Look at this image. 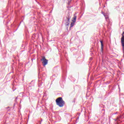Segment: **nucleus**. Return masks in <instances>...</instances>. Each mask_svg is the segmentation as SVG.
Masks as SVG:
<instances>
[{"mask_svg": "<svg viewBox=\"0 0 124 124\" xmlns=\"http://www.w3.org/2000/svg\"><path fill=\"white\" fill-rule=\"evenodd\" d=\"M73 19V20H72L73 23H75L76 22V19H77V16H74Z\"/></svg>", "mask_w": 124, "mask_h": 124, "instance_id": "5", "label": "nucleus"}, {"mask_svg": "<svg viewBox=\"0 0 124 124\" xmlns=\"http://www.w3.org/2000/svg\"><path fill=\"white\" fill-rule=\"evenodd\" d=\"M117 114V113H115V114Z\"/></svg>", "mask_w": 124, "mask_h": 124, "instance_id": "11", "label": "nucleus"}, {"mask_svg": "<svg viewBox=\"0 0 124 124\" xmlns=\"http://www.w3.org/2000/svg\"><path fill=\"white\" fill-rule=\"evenodd\" d=\"M100 42H101V50H103V41H100Z\"/></svg>", "mask_w": 124, "mask_h": 124, "instance_id": "6", "label": "nucleus"}, {"mask_svg": "<svg viewBox=\"0 0 124 124\" xmlns=\"http://www.w3.org/2000/svg\"><path fill=\"white\" fill-rule=\"evenodd\" d=\"M102 14H103L104 16L105 17L106 19L107 20V19H108V16L106 15L105 13H103V12H102Z\"/></svg>", "mask_w": 124, "mask_h": 124, "instance_id": "7", "label": "nucleus"}, {"mask_svg": "<svg viewBox=\"0 0 124 124\" xmlns=\"http://www.w3.org/2000/svg\"><path fill=\"white\" fill-rule=\"evenodd\" d=\"M70 18H71V17L69 16L66 17L65 19V25L66 27H68V26H69V24H70Z\"/></svg>", "mask_w": 124, "mask_h": 124, "instance_id": "2", "label": "nucleus"}, {"mask_svg": "<svg viewBox=\"0 0 124 124\" xmlns=\"http://www.w3.org/2000/svg\"><path fill=\"white\" fill-rule=\"evenodd\" d=\"M56 103L58 106H59V107H63V106H64V105L65 104V102H64V101H63L62 97L57 98L56 100Z\"/></svg>", "mask_w": 124, "mask_h": 124, "instance_id": "1", "label": "nucleus"}, {"mask_svg": "<svg viewBox=\"0 0 124 124\" xmlns=\"http://www.w3.org/2000/svg\"><path fill=\"white\" fill-rule=\"evenodd\" d=\"M121 43H122L123 50V53H124L123 57L124 58V31H123L122 33V37L121 38Z\"/></svg>", "mask_w": 124, "mask_h": 124, "instance_id": "4", "label": "nucleus"}, {"mask_svg": "<svg viewBox=\"0 0 124 124\" xmlns=\"http://www.w3.org/2000/svg\"><path fill=\"white\" fill-rule=\"evenodd\" d=\"M114 120L115 121V122H117V119H114Z\"/></svg>", "mask_w": 124, "mask_h": 124, "instance_id": "10", "label": "nucleus"}, {"mask_svg": "<svg viewBox=\"0 0 124 124\" xmlns=\"http://www.w3.org/2000/svg\"><path fill=\"white\" fill-rule=\"evenodd\" d=\"M90 61H92L93 60V58H90Z\"/></svg>", "mask_w": 124, "mask_h": 124, "instance_id": "9", "label": "nucleus"}, {"mask_svg": "<svg viewBox=\"0 0 124 124\" xmlns=\"http://www.w3.org/2000/svg\"><path fill=\"white\" fill-rule=\"evenodd\" d=\"M41 62H43V66H45L46 64H48V60L46 59V58L43 56L42 59L41 60Z\"/></svg>", "mask_w": 124, "mask_h": 124, "instance_id": "3", "label": "nucleus"}, {"mask_svg": "<svg viewBox=\"0 0 124 124\" xmlns=\"http://www.w3.org/2000/svg\"><path fill=\"white\" fill-rule=\"evenodd\" d=\"M75 24V23L72 22L70 24V29H71V28H72V27H73V26H74Z\"/></svg>", "mask_w": 124, "mask_h": 124, "instance_id": "8", "label": "nucleus"}]
</instances>
